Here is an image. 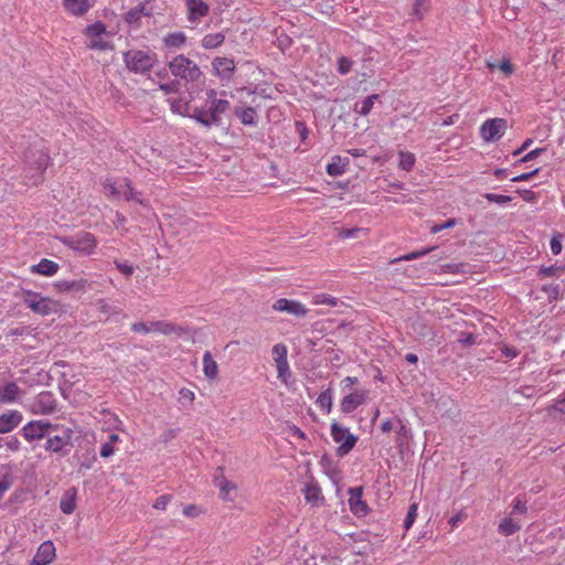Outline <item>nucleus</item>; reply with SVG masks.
<instances>
[{
    "mask_svg": "<svg viewBox=\"0 0 565 565\" xmlns=\"http://www.w3.org/2000/svg\"><path fill=\"white\" fill-rule=\"evenodd\" d=\"M330 435L338 445L335 452L339 457L347 456L355 447L359 439L348 427L337 420L331 422Z\"/></svg>",
    "mask_w": 565,
    "mask_h": 565,
    "instance_id": "nucleus-5",
    "label": "nucleus"
},
{
    "mask_svg": "<svg viewBox=\"0 0 565 565\" xmlns=\"http://www.w3.org/2000/svg\"><path fill=\"white\" fill-rule=\"evenodd\" d=\"M186 36L182 32L169 33L164 36L163 42L168 47L179 49L185 44Z\"/></svg>",
    "mask_w": 565,
    "mask_h": 565,
    "instance_id": "nucleus-36",
    "label": "nucleus"
},
{
    "mask_svg": "<svg viewBox=\"0 0 565 565\" xmlns=\"http://www.w3.org/2000/svg\"><path fill=\"white\" fill-rule=\"evenodd\" d=\"M487 67L491 71L500 70L505 77L511 76L514 73V65L511 63L509 58H504L501 62H487Z\"/></svg>",
    "mask_w": 565,
    "mask_h": 565,
    "instance_id": "nucleus-35",
    "label": "nucleus"
},
{
    "mask_svg": "<svg viewBox=\"0 0 565 565\" xmlns=\"http://www.w3.org/2000/svg\"><path fill=\"white\" fill-rule=\"evenodd\" d=\"M23 419L19 411H8L0 415V434H7L17 428Z\"/></svg>",
    "mask_w": 565,
    "mask_h": 565,
    "instance_id": "nucleus-19",
    "label": "nucleus"
},
{
    "mask_svg": "<svg viewBox=\"0 0 565 565\" xmlns=\"http://www.w3.org/2000/svg\"><path fill=\"white\" fill-rule=\"evenodd\" d=\"M47 439L45 443V450L58 454L63 450L64 447L70 445L72 438V429H65L63 436H50L47 435Z\"/></svg>",
    "mask_w": 565,
    "mask_h": 565,
    "instance_id": "nucleus-20",
    "label": "nucleus"
},
{
    "mask_svg": "<svg viewBox=\"0 0 565 565\" xmlns=\"http://www.w3.org/2000/svg\"><path fill=\"white\" fill-rule=\"evenodd\" d=\"M124 62L129 71L146 73L157 62V54L149 51L129 50L124 54Z\"/></svg>",
    "mask_w": 565,
    "mask_h": 565,
    "instance_id": "nucleus-8",
    "label": "nucleus"
},
{
    "mask_svg": "<svg viewBox=\"0 0 565 565\" xmlns=\"http://www.w3.org/2000/svg\"><path fill=\"white\" fill-rule=\"evenodd\" d=\"M151 332L162 333L164 335H169V334L181 335L184 332V330L182 327L177 326L172 322L160 320V321L151 322Z\"/></svg>",
    "mask_w": 565,
    "mask_h": 565,
    "instance_id": "nucleus-26",
    "label": "nucleus"
},
{
    "mask_svg": "<svg viewBox=\"0 0 565 565\" xmlns=\"http://www.w3.org/2000/svg\"><path fill=\"white\" fill-rule=\"evenodd\" d=\"M507 120L503 118H493L486 120L480 127V136L487 141L499 140L505 132Z\"/></svg>",
    "mask_w": 565,
    "mask_h": 565,
    "instance_id": "nucleus-13",
    "label": "nucleus"
},
{
    "mask_svg": "<svg viewBox=\"0 0 565 565\" xmlns=\"http://www.w3.org/2000/svg\"><path fill=\"white\" fill-rule=\"evenodd\" d=\"M171 110L181 116H188L190 114V104L183 98L172 99L170 102Z\"/></svg>",
    "mask_w": 565,
    "mask_h": 565,
    "instance_id": "nucleus-39",
    "label": "nucleus"
},
{
    "mask_svg": "<svg viewBox=\"0 0 565 565\" xmlns=\"http://www.w3.org/2000/svg\"><path fill=\"white\" fill-rule=\"evenodd\" d=\"M212 68L221 79H230L235 72V63L232 58L217 56L212 62Z\"/></svg>",
    "mask_w": 565,
    "mask_h": 565,
    "instance_id": "nucleus-18",
    "label": "nucleus"
},
{
    "mask_svg": "<svg viewBox=\"0 0 565 565\" xmlns=\"http://www.w3.org/2000/svg\"><path fill=\"white\" fill-rule=\"evenodd\" d=\"M57 425H53L45 420H31L21 428V435L28 443H34L43 439L55 429Z\"/></svg>",
    "mask_w": 565,
    "mask_h": 565,
    "instance_id": "nucleus-10",
    "label": "nucleus"
},
{
    "mask_svg": "<svg viewBox=\"0 0 565 565\" xmlns=\"http://www.w3.org/2000/svg\"><path fill=\"white\" fill-rule=\"evenodd\" d=\"M120 441V437L117 434H110L108 440L104 443L100 447V456L103 458H108L114 455L115 447L114 445Z\"/></svg>",
    "mask_w": 565,
    "mask_h": 565,
    "instance_id": "nucleus-38",
    "label": "nucleus"
},
{
    "mask_svg": "<svg viewBox=\"0 0 565 565\" xmlns=\"http://www.w3.org/2000/svg\"><path fill=\"white\" fill-rule=\"evenodd\" d=\"M60 269V265L54 260L42 258L38 264L30 267L32 274H38L44 277L54 276Z\"/></svg>",
    "mask_w": 565,
    "mask_h": 565,
    "instance_id": "nucleus-22",
    "label": "nucleus"
},
{
    "mask_svg": "<svg viewBox=\"0 0 565 565\" xmlns=\"http://www.w3.org/2000/svg\"><path fill=\"white\" fill-rule=\"evenodd\" d=\"M562 273H563L562 267L547 266V267L540 268L537 276L540 278H547V277H554V276L558 277Z\"/></svg>",
    "mask_w": 565,
    "mask_h": 565,
    "instance_id": "nucleus-46",
    "label": "nucleus"
},
{
    "mask_svg": "<svg viewBox=\"0 0 565 565\" xmlns=\"http://www.w3.org/2000/svg\"><path fill=\"white\" fill-rule=\"evenodd\" d=\"M203 374L210 381H215L218 376V365L210 351H205L202 358Z\"/></svg>",
    "mask_w": 565,
    "mask_h": 565,
    "instance_id": "nucleus-27",
    "label": "nucleus"
},
{
    "mask_svg": "<svg viewBox=\"0 0 565 565\" xmlns=\"http://www.w3.org/2000/svg\"><path fill=\"white\" fill-rule=\"evenodd\" d=\"M338 302V299L329 294H317L312 297V303L316 306L326 305L335 307Z\"/></svg>",
    "mask_w": 565,
    "mask_h": 565,
    "instance_id": "nucleus-43",
    "label": "nucleus"
},
{
    "mask_svg": "<svg viewBox=\"0 0 565 565\" xmlns=\"http://www.w3.org/2000/svg\"><path fill=\"white\" fill-rule=\"evenodd\" d=\"M429 8V0H415L413 4V14L418 19H423L424 13Z\"/></svg>",
    "mask_w": 565,
    "mask_h": 565,
    "instance_id": "nucleus-45",
    "label": "nucleus"
},
{
    "mask_svg": "<svg viewBox=\"0 0 565 565\" xmlns=\"http://www.w3.org/2000/svg\"><path fill=\"white\" fill-rule=\"evenodd\" d=\"M359 380L355 376H347L341 381L342 390H349L353 385L358 384Z\"/></svg>",
    "mask_w": 565,
    "mask_h": 565,
    "instance_id": "nucleus-64",
    "label": "nucleus"
},
{
    "mask_svg": "<svg viewBox=\"0 0 565 565\" xmlns=\"http://www.w3.org/2000/svg\"><path fill=\"white\" fill-rule=\"evenodd\" d=\"M225 41V34L223 32L209 33L201 40V45L205 50H213L220 47Z\"/></svg>",
    "mask_w": 565,
    "mask_h": 565,
    "instance_id": "nucleus-32",
    "label": "nucleus"
},
{
    "mask_svg": "<svg viewBox=\"0 0 565 565\" xmlns=\"http://www.w3.org/2000/svg\"><path fill=\"white\" fill-rule=\"evenodd\" d=\"M141 13L136 8L130 9L125 17V20L129 24H136L140 21Z\"/></svg>",
    "mask_w": 565,
    "mask_h": 565,
    "instance_id": "nucleus-56",
    "label": "nucleus"
},
{
    "mask_svg": "<svg viewBox=\"0 0 565 565\" xmlns=\"http://www.w3.org/2000/svg\"><path fill=\"white\" fill-rule=\"evenodd\" d=\"M352 61L345 56H341L338 58V71L340 74H348L352 67Z\"/></svg>",
    "mask_w": 565,
    "mask_h": 565,
    "instance_id": "nucleus-53",
    "label": "nucleus"
},
{
    "mask_svg": "<svg viewBox=\"0 0 565 565\" xmlns=\"http://www.w3.org/2000/svg\"><path fill=\"white\" fill-rule=\"evenodd\" d=\"M131 330L137 333H143V334L151 333V322L150 323H146L142 321L135 322L131 324Z\"/></svg>",
    "mask_w": 565,
    "mask_h": 565,
    "instance_id": "nucleus-55",
    "label": "nucleus"
},
{
    "mask_svg": "<svg viewBox=\"0 0 565 565\" xmlns=\"http://www.w3.org/2000/svg\"><path fill=\"white\" fill-rule=\"evenodd\" d=\"M399 161H398V168L404 171H411L413 170L415 166V156L412 152L408 151H399L398 152Z\"/></svg>",
    "mask_w": 565,
    "mask_h": 565,
    "instance_id": "nucleus-37",
    "label": "nucleus"
},
{
    "mask_svg": "<svg viewBox=\"0 0 565 565\" xmlns=\"http://www.w3.org/2000/svg\"><path fill=\"white\" fill-rule=\"evenodd\" d=\"M457 224L456 218H449L443 224H435L430 227L431 234H437L444 230L452 228Z\"/></svg>",
    "mask_w": 565,
    "mask_h": 565,
    "instance_id": "nucleus-52",
    "label": "nucleus"
},
{
    "mask_svg": "<svg viewBox=\"0 0 565 565\" xmlns=\"http://www.w3.org/2000/svg\"><path fill=\"white\" fill-rule=\"evenodd\" d=\"M235 116L241 120L243 125H254L256 118V110L253 107H236L234 109Z\"/></svg>",
    "mask_w": 565,
    "mask_h": 565,
    "instance_id": "nucleus-33",
    "label": "nucleus"
},
{
    "mask_svg": "<svg viewBox=\"0 0 565 565\" xmlns=\"http://www.w3.org/2000/svg\"><path fill=\"white\" fill-rule=\"evenodd\" d=\"M367 398L369 392L366 390H354L341 399V412L344 414H350L354 412L359 406L363 405Z\"/></svg>",
    "mask_w": 565,
    "mask_h": 565,
    "instance_id": "nucleus-15",
    "label": "nucleus"
},
{
    "mask_svg": "<svg viewBox=\"0 0 565 565\" xmlns=\"http://www.w3.org/2000/svg\"><path fill=\"white\" fill-rule=\"evenodd\" d=\"M551 252L553 255H558L562 252L561 236L555 235L550 242Z\"/></svg>",
    "mask_w": 565,
    "mask_h": 565,
    "instance_id": "nucleus-58",
    "label": "nucleus"
},
{
    "mask_svg": "<svg viewBox=\"0 0 565 565\" xmlns=\"http://www.w3.org/2000/svg\"><path fill=\"white\" fill-rule=\"evenodd\" d=\"M215 484L220 488L221 495L224 500L227 499V494L232 490H236V484L228 481L225 477L216 478Z\"/></svg>",
    "mask_w": 565,
    "mask_h": 565,
    "instance_id": "nucleus-41",
    "label": "nucleus"
},
{
    "mask_svg": "<svg viewBox=\"0 0 565 565\" xmlns=\"http://www.w3.org/2000/svg\"><path fill=\"white\" fill-rule=\"evenodd\" d=\"M22 395V391L14 382H8L0 386V402L3 404H12Z\"/></svg>",
    "mask_w": 565,
    "mask_h": 565,
    "instance_id": "nucleus-21",
    "label": "nucleus"
},
{
    "mask_svg": "<svg viewBox=\"0 0 565 565\" xmlns=\"http://www.w3.org/2000/svg\"><path fill=\"white\" fill-rule=\"evenodd\" d=\"M201 513H202V510L200 509V507H198L195 504H188L183 509V515L188 516V518H196Z\"/></svg>",
    "mask_w": 565,
    "mask_h": 565,
    "instance_id": "nucleus-57",
    "label": "nucleus"
},
{
    "mask_svg": "<svg viewBox=\"0 0 565 565\" xmlns=\"http://www.w3.org/2000/svg\"><path fill=\"white\" fill-rule=\"evenodd\" d=\"M189 19L196 20L209 13V7L202 0H188Z\"/></svg>",
    "mask_w": 565,
    "mask_h": 565,
    "instance_id": "nucleus-30",
    "label": "nucleus"
},
{
    "mask_svg": "<svg viewBox=\"0 0 565 565\" xmlns=\"http://www.w3.org/2000/svg\"><path fill=\"white\" fill-rule=\"evenodd\" d=\"M360 233H367V230L361 227L341 228L339 230V237L343 239L355 238L359 237Z\"/></svg>",
    "mask_w": 565,
    "mask_h": 565,
    "instance_id": "nucleus-48",
    "label": "nucleus"
},
{
    "mask_svg": "<svg viewBox=\"0 0 565 565\" xmlns=\"http://www.w3.org/2000/svg\"><path fill=\"white\" fill-rule=\"evenodd\" d=\"M417 510H418L417 503H413L409 505L407 515L404 520V527L406 531H408L412 527V525L414 524V522L417 518Z\"/></svg>",
    "mask_w": 565,
    "mask_h": 565,
    "instance_id": "nucleus-47",
    "label": "nucleus"
},
{
    "mask_svg": "<svg viewBox=\"0 0 565 565\" xmlns=\"http://www.w3.org/2000/svg\"><path fill=\"white\" fill-rule=\"evenodd\" d=\"M302 494L307 503L312 507L319 505L323 500L320 487L316 482H308L302 489Z\"/></svg>",
    "mask_w": 565,
    "mask_h": 565,
    "instance_id": "nucleus-23",
    "label": "nucleus"
},
{
    "mask_svg": "<svg viewBox=\"0 0 565 565\" xmlns=\"http://www.w3.org/2000/svg\"><path fill=\"white\" fill-rule=\"evenodd\" d=\"M363 488L355 487L349 489V508L358 518L366 516L370 512L367 503L362 499Z\"/></svg>",
    "mask_w": 565,
    "mask_h": 565,
    "instance_id": "nucleus-14",
    "label": "nucleus"
},
{
    "mask_svg": "<svg viewBox=\"0 0 565 565\" xmlns=\"http://www.w3.org/2000/svg\"><path fill=\"white\" fill-rule=\"evenodd\" d=\"M172 497L170 494H162L159 498L156 499L153 503V508L156 510H166L168 504L170 503Z\"/></svg>",
    "mask_w": 565,
    "mask_h": 565,
    "instance_id": "nucleus-54",
    "label": "nucleus"
},
{
    "mask_svg": "<svg viewBox=\"0 0 565 565\" xmlns=\"http://www.w3.org/2000/svg\"><path fill=\"white\" fill-rule=\"evenodd\" d=\"M169 68L175 77L186 82H199L203 77L198 64L183 54L177 55L169 63Z\"/></svg>",
    "mask_w": 565,
    "mask_h": 565,
    "instance_id": "nucleus-4",
    "label": "nucleus"
},
{
    "mask_svg": "<svg viewBox=\"0 0 565 565\" xmlns=\"http://www.w3.org/2000/svg\"><path fill=\"white\" fill-rule=\"evenodd\" d=\"M23 162L24 178L30 180V184L38 185L43 181V174L51 163V157L44 149H30L25 152Z\"/></svg>",
    "mask_w": 565,
    "mask_h": 565,
    "instance_id": "nucleus-1",
    "label": "nucleus"
},
{
    "mask_svg": "<svg viewBox=\"0 0 565 565\" xmlns=\"http://www.w3.org/2000/svg\"><path fill=\"white\" fill-rule=\"evenodd\" d=\"M520 530V525L512 519H504L499 524V531L505 536H510Z\"/></svg>",
    "mask_w": 565,
    "mask_h": 565,
    "instance_id": "nucleus-40",
    "label": "nucleus"
},
{
    "mask_svg": "<svg viewBox=\"0 0 565 565\" xmlns=\"http://www.w3.org/2000/svg\"><path fill=\"white\" fill-rule=\"evenodd\" d=\"M271 308L276 312H286L295 318H306L309 309L299 300L279 298L274 301Z\"/></svg>",
    "mask_w": 565,
    "mask_h": 565,
    "instance_id": "nucleus-12",
    "label": "nucleus"
},
{
    "mask_svg": "<svg viewBox=\"0 0 565 565\" xmlns=\"http://www.w3.org/2000/svg\"><path fill=\"white\" fill-rule=\"evenodd\" d=\"M484 198L492 203L505 204L512 201V198L503 194L487 193Z\"/></svg>",
    "mask_w": 565,
    "mask_h": 565,
    "instance_id": "nucleus-51",
    "label": "nucleus"
},
{
    "mask_svg": "<svg viewBox=\"0 0 565 565\" xmlns=\"http://www.w3.org/2000/svg\"><path fill=\"white\" fill-rule=\"evenodd\" d=\"M56 409V402L51 392H41L31 405L33 414L49 415Z\"/></svg>",
    "mask_w": 565,
    "mask_h": 565,
    "instance_id": "nucleus-16",
    "label": "nucleus"
},
{
    "mask_svg": "<svg viewBox=\"0 0 565 565\" xmlns=\"http://www.w3.org/2000/svg\"><path fill=\"white\" fill-rule=\"evenodd\" d=\"M316 405L324 414H329L332 409V391L330 388L321 392L316 401Z\"/></svg>",
    "mask_w": 565,
    "mask_h": 565,
    "instance_id": "nucleus-34",
    "label": "nucleus"
},
{
    "mask_svg": "<svg viewBox=\"0 0 565 565\" xmlns=\"http://www.w3.org/2000/svg\"><path fill=\"white\" fill-rule=\"evenodd\" d=\"M63 7L73 17H82L90 9L88 0H63Z\"/></svg>",
    "mask_w": 565,
    "mask_h": 565,
    "instance_id": "nucleus-24",
    "label": "nucleus"
},
{
    "mask_svg": "<svg viewBox=\"0 0 565 565\" xmlns=\"http://www.w3.org/2000/svg\"><path fill=\"white\" fill-rule=\"evenodd\" d=\"M230 102L214 98L207 109L196 107L192 117L200 124L210 127L221 121L222 115L228 109Z\"/></svg>",
    "mask_w": 565,
    "mask_h": 565,
    "instance_id": "nucleus-6",
    "label": "nucleus"
},
{
    "mask_svg": "<svg viewBox=\"0 0 565 565\" xmlns=\"http://www.w3.org/2000/svg\"><path fill=\"white\" fill-rule=\"evenodd\" d=\"M83 33L87 38L86 46L89 50L106 51L113 49L110 42L105 39L107 30L102 21L87 25Z\"/></svg>",
    "mask_w": 565,
    "mask_h": 565,
    "instance_id": "nucleus-9",
    "label": "nucleus"
},
{
    "mask_svg": "<svg viewBox=\"0 0 565 565\" xmlns=\"http://www.w3.org/2000/svg\"><path fill=\"white\" fill-rule=\"evenodd\" d=\"M136 9H137L138 11H140L141 17H142V15L149 17V15H151V13H152V7H151L150 1H145V2H142L141 4H139L138 7H136Z\"/></svg>",
    "mask_w": 565,
    "mask_h": 565,
    "instance_id": "nucleus-62",
    "label": "nucleus"
},
{
    "mask_svg": "<svg viewBox=\"0 0 565 565\" xmlns=\"http://www.w3.org/2000/svg\"><path fill=\"white\" fill-rule=\"evenodd\" d=\"M56 238L78 256L93 255L98 246L96 236L87 231H79L70 236H58Z\"/></svg>",
    "mask_w": 565,
    "mask_h": 565,
    "instance_id": "nucleus-3",
    "label": "nucleus"
},
{
    "mask_svg": "<svg viewBox=\"0 0 565 565\" xmlns=\"http://www.w3.org/2000/svg\"><path fill=\"white\" fill-rule=\"evenodd\" d=\"M287 354L288 349L284 343H277L271 349V356L277 369V377L285 384H287L291 374Z\"/></svg>",
    "mask_w": 565,
    "mask_h": 565,
    "instance_id": "nucleus-11",
    "label": "nucleus"
},
{
    "mask_svg": "<svg viewBox=\"0 0 565 565\" xmlns=\"http://www.w3.org/2000/svg\"><path fill=\"white\" fill-rule=\"evenodd\" d=\"M467 518V513L463 512V511H459L458 513H456L455 515H452L450 519H449V524L451 525L452 529L457 527L459 523H461L463 520H466Z\"/></svg>",
    "mask_w": 565,
    "mask_h": 565,
    "instance_id": "nucleus-61",
    "label": "nucleus"
},
{
    "mask_svg": "<svg viewBox=\"0 0 565 565\" xmlns=\"http://www.w3.org/2000/svg\"><path fill=\"white\" fill-rule=\"evenodd\" d=\"M179 395H180V398L182 399H186L189 401L190 403H192L194 399H195V394L193 391L186 388V387H183L179 391Z\"/></svg>",
    "mask_w": 565,
    "mask_h": 565,
    "instance_id": "nucleus-63",
    "label": "nucleus"
},
{
    "mask_svg": "<svg viewBox=\"0 0 565 565\" xmlns=\"http://www.w3.org/2000/svg\"><path fill=\"white\" fill-rule=\"evenodd\" d=\"M348 163H349L348 158L334 156V157H332L331 161L327 164V168H326L327 173L331 177L342 175L347 170Z\"/></svg>",
    "mask_w": 565,
    "mask_h": 565,
    "instance_id": "nucleus-28",
    "label": "nucleus"
},
{
    "mask_svg": "<svg viewBox=\"0 0 565 565\" xmlns=\"http://www.w3.org/2000/svg\"><path fill=\"white\" fill-rule=\"evenodd\" d=\"M458 342H460L463 345L470 347L476 343V337L472 333L462 332L458 339Z\"/></svg>",
    "mask_w": 565,
    "mask_h": 565,
    "instance_id": "nucleus-59",
    "label": "nucleus"
},
{
    "mask_svg": "<svg viewBox=\"0 0 565 565\" xmlns=\"http://www.w3.org/2000/svg\"><path fill=\"white\" fill-rule=\"evenodd\" d=\"M77 491L74 487L68 488L62 495L60 509L65 514H72L77 507Z\"/></svg>",
    "mask_w": 565,
    "mask_h": 565,
    "instance_id": "nucleus-25",
    "label": "nucleus"
},
{
    "mask_svg": "<svg viewBox=\"0 0 565 565\" xmlns=\"http://www.w3.org/2000/svg\"><path fill=\"white\" fill-rule=\"evenodd\" d=\"M540 169H535L531 172L522 173L516 177H513L511 179L512 182H523V181H530L533 177H535L539 173Z\"/></svg>",
    "mask_w": 565,
    "mask_h": 565,
    "instance_id": "nucleus-60",
    "label": "nucleus"
},
{
    "mask_svg": "<svg viewBox=\"0 0 565 565\" xmlns=\"http://www.w3.org/2000/svg\"><path fill=\"white\" fill-rule=\"evenodd\" d=\"M22 299L26 308L40 316H49L58 310L57 301L32 290H25Z\"/></svg>",
    "mask_w": 565,
    "mask_h": 565,
    "instance_id": "nucleus-7",
    "label": "nucleus"
},
{
    "mask_svg": "<svg viewBox=\"0 0 565 565\" xmlns=\"http://www.w3.org/2000/svg\"><path fill=\"white\" fill-rule=\"evenodd\" d=\"M56 557V548L52 541L41 543L31 563L33 565H50Z\"/></svg>",
    "mask_w": 565,
    "mask_h": 565,
    "instance_id": "nucleus-17",
    "label": "nucleus"
},
{
    "mask_svg": "<svg viewBox=\"0 0 565 565\" xmlns=\"http://www.w3.org/2000/svg\"><path fill=\"white\" fill-rule=\"evenodd\" d=\"M56 288L61 292L67 291H84L88 286L87 279H78V280H60L56 282Z\"/></svg>",
    "mask_w": 565,
    "mask_h": 565,
    "instance_id": "nucleus-29",
    "label": "nucleus"
},
{
    "mask_svg": "<svg viewBox=\"0 0 565 565\" xmlns=\"http://www.w3.org/2000/svg\"><path fill=\"white\" fill-rule=\"evenodd\" d=\"M542 291L545 292L550 299H556L559 295V285L554 282L543 285Z\"/></svg>",
    "mask_w": 565,
    "mask_h": 565,
    "instance_id": "nucleus-50",
    "label": "nucleus"
},
{
    "mask_svg": "<svg viewBox=\"0 0 565 565\" xmlns=\"http://www.w3.org/2000/svg\"><path fill=\"white\" fill-rule=\"evenodd\" d=\"M396 422V445L398 447L405 446L412 438L411 429L406 426L404 420L399 417L395 418Z\"/></svg>",
    "mask_w": 565,
    "mask_h": 565,
    "instance_id": "nucleus-31",
    "label": "nucleus"
},
{
    "mask_svg": "<svg viewBox=\"0 0 565 565\" xmlns=\"http://www.w3.org/2000/svg\"><path fill=\"white\" fill-rule=\"evenodd\" d=\"M105 195L111 200L136 201L141 205H146L145 201L139 198V193L135 191L131 181L127 178H108L103 183Z\"/></svg>",
    "mask_w": 565,
    "mask_h": 565,
    "instance_id": "nucleus-2",
    "label": "nucleus"
},
{
    "mask_svg": "<svg viewBox=\"0 0 565 565\" xmlns=\"http://www.w3.org/2000/svg\"><path fill=\"white\" fill-rule=\"evenodd\" d=\"M379 98V95L377 94H373V95H370L367 96L363 103H362V106H361V109L359 110V114L361 116H366L371 113L372 108H373V105H374V100H376Z\"/></svg>",
    "mask_w": 565,
    "mask_h": 565,
    "instance_id": "nucleus-49",
    "label": "nucleus"
},
{
    "mask_svg": "<svg viewBox=\"0 0 565 565\" xmlns=\"http://www.w3.org/2000/svg\"><path fill=\"white\" fill-rule=\"evenodd\" d=\"M433 249H434V247H429V248H424V249H420V250L412 252V253H408V254H405L403 256H399V257L395 258L393 260V263L408 262V260L417 259V258H420V257L427 255Z\"/></svg>",
    "mask_w": 565,
    "mask_h": 565,
    "instance_id": "nucleus-44",
    "label": "nucleus"
},
{
    "mask_svg": "<svg viewBox=\"0 0 565 565\" xmlns=\"http://www.w3.org/2000/svg\"><path fill=\"white\" fill-rule=\"evenodd\" d=\"M547 413L550 415H565V392L554 399L553 404L547 407Z\"/></svg>",
    "mask_w": 565,
    "mask_h": 565,
    "instance_id": "nucleus-42",
    "label": "nucleus"
}]
</instances>
